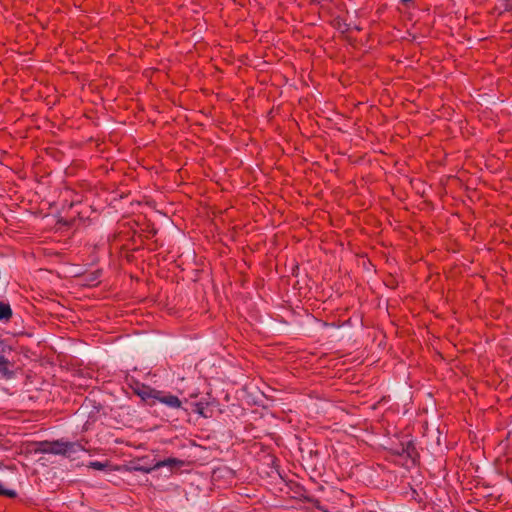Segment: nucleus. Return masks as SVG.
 I'll return each mask as SVG.
<instances>
[{
  "instance_id": "nucleus-1",
  "label": "nucleus",
  "mask_w": 512,
  "mask_h": 512,
  "mask_svg": "<svg viewBox=\"0 0 512 512\" xmlns=\"http://www.w3.org/2000/svg\"><path fill=\"white\" fill-rule=\"evenodd\" d=\"M83 447L77 442H69L64 440L49 441V454L62 455L70 457L73 454L82 451Z\"/></svg>"
},
{
  "instance_id": "nucleus-2",
  "label": "nucleus",
  "mask_w": 512,
  "mask_h": 512,
  "mask_svg": "<svg viewBox=\"0 0 512 512\" xmlns=\"http://www.w3.org/2000/svg\"><path fill=\"white\" fill-rule=\"evenodd\" d=\"M10 361L0 353V374L5 379H11L14 376V372L11 369Z\"/></svg>"
},
{
  "instance_id": "nucleus-3",
  "label": "nucleus",
  "mask_w": 512,
  "mask_h": 512,
  "mask_svg": "<svg viewBox=\"0 0 512 512\" xmlns=\"http://www.w3.org/2000/svg\"><path fill=\"white\" fill-rule=\"evenodd\" d=\"M159 402L171 407V408H180L181 407V401L180 399L175 395H161L158 394V397H155Z\"/></svg>"
},
{
  "instance_id": "nucleus-4",
  "label": "nucleus",
  "mask_w": 512,
  "mask_h": 512,
  "mask_svg": "<svg viewBox=\"0 0 512 512\" xmlns=\"http://www.w3.org/2000/svg\"><path fill=\"white\" fill-rule=\"evenodd\" d=\"M184 462L182 460H179L177 458H167L163 461H158L155 465H154V468H161V467H164V466H168V467H181L183 466Z\"/></svg>"
},
{
  "instance_id": "nucleus-5",
  "label": "nucleus",
  "mask_w": 512,
  "mask_h": 512,
  "mask_svg": "<svg viewBox=\"0 0 512 512\" xmlns=\"http://www.w3.org/2000/svg\"><path fill=\"white\" fill-rule=\"evenodd\" d=\"M137 394L144 400L148 398H155L158 397V394H160V391L151 389L147 386H143L141 389L137 391Z\"/></svg>"
},
{
  "instance_id": "nucleus-6",
  "label": "nucleus",
  "mask_w": 512,
  "mask_h": 512,
  "mask_svg": "<svg viewBox=\"0 0 512 512\" xmlns=\"http://www.w3.org/2000/svg\"><path fill=\"white\" fill-rule=\"evenodd\" d=\"M12 316V310L9 304L0 303V320H9Z\"/></svg>"
},
{
  "instance_id": "nucleus-7",
  "label": "nucleus",
  "mask_w": 512,
  "mask_h": 512,
  "mask_svg": "<svg viewBox=\"0 0 512 512\" xmlns=\"http://www.w3.org/2000/svg\"><path fill=\"white\" fill-rule=\"evenodd\" d=\"M36 453L49 454V441H40L36 443Z\"/></svg>"
},
{
  "instance_id": "nucleus-8",
  "label": "nucleus",
  "mask_w": 512,
  "mask_h": 512,
  "mask_svg": "<svg viewBox=\"0 0 512 512\" xmlns=\"http://www.w3.org/2000/svg\"><path fill=\"white\" fill-rule=\"evenodd\" d=\"M106 466L107 465L105 463H102L99 461L90 462L88 465L89 468H92L95 470H104Z\"/></svg>"
},
{
  "instance_id": "nucleus-9",
  "label": "nucleus",
  "mask_w": 512,
  "mask_h": 512,
  "mask_svg": "<svg viewBox=\"0 0 512 512\" xmlns=\"http://www.w3.org/2000/svg\"><path fill=\"white\" fill-rule=\"evenodd\" d=\"M194 412H196L197 414H199L203 417H207V415L205 413V406L202 403L195 404Z\"/></svg>"
},
{
  "instance_id": "nucleus-10",
  "label": "nucleus",
  "mask_w": 512,
  "mask_h": 512,
  "mask_svg": "<svg viewBox=\"0 0 512 512\" xmlns=\"http://www.w3.org/2000/svg\"><path fill=\"white\" fill-rule=\"evenodd\" d=\"M156 468L153 467H144V466H134L133 467V470L135 471H141V472H144V473H149L151 472L152 470H155Z\"/></svg>"
},
{
  "instance_id": "nucleus-11",
  "label": "nucleus",
  "mask_w": 512,
  "mask_h": 512,
  "mask_svg": "<svg viewBox=\"0 0 512 512\" xmlns=\"http://www.w3.org/2000/svg\"><path fill=\"white\" fill-rule=\"evenodd\" d=\"M403 3H409L411 2L412 0H401Z\"/></svg>"
}]
</instances>
